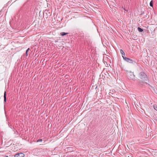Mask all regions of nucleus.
I'll use <instances>...</instances> for the list:
<instances>
[{"instance_id": "2eb2a0df", "label": "nucleus", "mask_w": 157, "mask_h": 157, "mask_svg": "<svg viewBox=\"0 0 157 157\" xmlns=\"http://www.w3.org/2000/svg\"><path fill=\"white\" fill-rule=\"evenodd\" d=\"M142 82L143 83H144V81H142Z\"/></svg>"}, {"instance_id": "39448f33", "label": "nucleus", "mask_w": 157, "mask_h": 157, "mask_svg": "<svg viewBox=\"0 0 157 157\" xmlns=\"http://www.w3.org/2000/svg\"><path fill=\"white\" fill-rule=\"evenodd\" d=\"M4 102L5 103L6 101V91L4 92Z\"/></svg>"}, {"instance_id": "f3484780", "label": "nucleus", "mask_w": 157, "mask_h": 157, "mask_svg": "<svg viewBox=\"0 0 157 157\" xmlns=\"http://www.w3.org/2000/svg\"><path fill=\"white\" fill-rule=\"evenodd\" d=\"M143 18H145V17H143Z\"/></svg>"}, {"instance_id": "dca6fc26", "label": "nucleus", "mask_w": 157, "mask_h": 157, "mask_svg": "<svg viewBox=\"0 0 157 157\" xmlns=\"http://www.w3.org/2000/svg\"><path fill=\"white\" fill-rule=\"evenodd\" d=\"M139 82L140 83V82H140H140Z\"/></svg>"}, {"instance_id": "423d86ee", "label": "nucleus", "mask_w": 157, "mask_h": 157, "mask_svg": "<svg viewBox=\"0 0 157 157\" xmlns=\"http://www.w3.org/2000/svg\"><path fill=\"white\" fill-rule=\"evenodd\" d=\"M67 34H68V33H66L65 32H61L60 33V35H61L62 36H64Z\"/></svg>"}, {"instance_id": "7ed1b4c3", "label": "nucleus", "mask_w": 157, "mask_h": 157, "mask_svg": "<svg viewBox=\"0 0 157 157\" xmlns=\"http://www.w3.org/2000/svg\"><path fill=\"white\" fill-rule=\"evenodd\" d=\"M122 57L124 60L126 61V62L131 63H133V61L132 60V59H131L130 58H128L125 56H122Z\"/></svg>"}, {"instance_id": "9d476101", "label": "nucleus", "mask_w": 157, "mask_h": 157, "mask_svg": "<svg viewBox=\"0 0 157 157\" xmlns=\"http://www.w3.org/2000/svg\"><path fill=\"white\" fill-rule=\"evenodd\" d=\"M150 5L151 6V7H153V1H151L150 2Z\"/></svg>"}, {"instance_id": "4468645a", "label": "nucleus", "mask_w": 157, "mask_h": 157, "mask_svg": "<svg viewBox=\"0 0 157 157\" xmlns=\"http://www.w3.org/2000/svg\"><path fill=\"white\" fill-rule=\"evenodd\" d=\"M145 83L146 84L148 85H149V84H148L147 83V82H145Z\"/></svg>"}, {"instance_id": "f257e3e1", "label": "nucleus", "mask_w": 157, "mask_h": 157, "mask_svg": "<svg viewBox=\"0 0 157 157\" xmlns=\"http://www.w3.org/2000/svg\"><path fill=\"white\" fill-rule=\"evenodd\" d=\"M139 77L144 81H147L148 80L147 75L144 72L142 71L139 73Z\"/></svg>"}, {"instance_id": "20e7f679", "label": "nucleus", "mask_w": 157, "mask_h": 157, "mask_svg": "<svg viewBox=\"0 0 157 157\" xmlns=\"http://www.w3.org/2000/svg\"><path fill=\"white\" fill-rule=\"evenodd\" d=\"M24 154L22 153H20L15 155V157H23L24 156Z\"/></svg>"}, {"instance_id": "0eeeda50", "label": "nucleus", "mask_w": 157, "mask_h": 157, "mask_svg": "<svg viewBox=\"0 0 157 157\" xmlns=\"http://www.w3.org/2000/svg\"><path fill=\"white\" fill-rule=\"evenodd\" d=\"M138 30L140 32H142L143 31V30L142 29L139 27L138 28Z\"/></svg>"}, {"instance_id": "6e6552de", "label": "nucleus", "mask_w": 157, "mask_h": 157, "mask_svg": "<svg viewBox=\"0 0 157 157\" xmlns=\"http://www.w3.org/2000/svg\"><path fill=\"white\" fill-rule=\"evenodd\" d=\"M120 53H121V54L122 55V56L124 55H125L124 52L121 49L120 50Z\"/></svg>"}, {"instance_id": "ddd939ff", "label": "nucleus", "mask_w": 157, "mask_h": 157, "mask_svg": "<svg viewBox=\"0 0 157 157\" xmlns=\"http://www.w3.org/2000/svg\"><path fill=\"white\" fill-rule=\"evenodd\" d=\"M29 48H28L26 50V51H27V52H28L29 51Z\"/></svg>"}, {"instance_id": "1a4fd4ad", "label": "nucleus", "mask_w": 157, "mask_h": 157, "mask_svg": "<svg viewBox=\"0 0 157 157\" xmlns=\"http://www.w3.org/2000/svg\"><path fill=\"white\" fill-rule=\"evenodd\" d=\"M153 108L155 109L157 111V105H153Z\"/></svg>"}, {"instance_id": "9b49d317", "label": "nucleus", "mask_w": 157, "mask_h": 157, "mask_svg": "<svg viewBox=\"0 0 157 157\" xmlns=\"http://www.w3.org/2000/svg\"><path fill=\"white\" fill-rule=\"evenodd\" d=\"M42 139H40L37 140L36 141L37 142H42Z\"/></svg>"}, {"instance_id": "f8f14e48", "label": "nucleus", "mask_w": 157, "mask_h": 157, "mask_svg": "<svg viewBox=\"0 0 157 157\" xmlns=\"http://www.w3.org/2000/svg\"><path fill=\"white\" fill-rule=\"evenodd\" d=\"M28 52H27V51H26V53H25V55H26V56H28Z\"/></svg>"}, {"instance_id": "f03ea898", "label": "nucleus", "mask_w": 157, "mask_h": 157, "mask_svg": "<svg viewBox=\"0 0 157 157\" xmlns=\"http://www.w3.org/2000/svg\"><path fill=\"white\" fill-rule=\"evenodd\" d=\"M127 76L128 78L131 80H134L135 75H134L133 73L129 71L127 73Z\"/></svg>"}]
</instances>
